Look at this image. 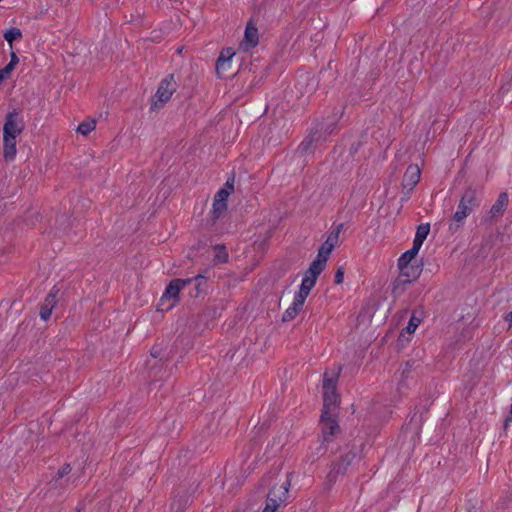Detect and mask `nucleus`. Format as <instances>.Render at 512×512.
I'll use <instances>...</instances> for the list:
<instances>
[{
	"instance_id": "nucleus-1",
	"label": "nucleus",
	"mask_w": 512,
	"mask_h": 512,
	"mask_svg": "<svg viewBox=\"0 0 512 512\" xmlns=\"http://www.w3.org/2000/svg\"><path fill=\"white\" fill-rule=\"evenodd\" d=\"M477 189L468 186L463 192L456 212L452 216V223L449 224V231L456 232L464 224V220L475 208L479 207Z\"/></svg>"
},
{
	"instance_id": "nucleus-2",
	"label": "nucleus",
	"mask_w": 512,
	"mask_h": 512,
	"mask_svg": "<svg viewBox=\"0 0 512 512\" xmlns=\"http://www.w3.org/2000/svg\"><path fill=\"white\" fill-rule=\"evenodd\" d=\"M339 372H335L329 377L328 373L323 378V410L322 412L338 413L340 396L337 393L336 385Z\"/></svg>"
},
{
	"instance_id": "nucleus-3",
	"label": "nucleus",
	"mask_w": 512,
	"mask_h": 512,
	"mask_svg": "<svg viewBox=\"0 0 512 512\" xmlns=\"http://www.w3.org/2000/svg\"><path fill=\"white\" fill-rule=\"evenodd\" d=\"M399 275L392 285V295L399 297L406 290V286L416 281L422 273L421 264L399 265Z\"/></svg>"
},
{
	"instance_id": "nucleus-4",
	"label": "nucleus",
	"mask_w": 512,
	"mask_h": 512,
	"mask_svg": "<svg viewBox=\"0 0 512 512\" xmlns=\"http://www.w3.org/2000/svg\"><path fill=\"white\" fill-rule=\"evenodd\" d=\"M193 282L192 278L187 279H173L165 289L160 303L158 306L159 310H169L173 308L179 302V293L187 285Z\"/></svg>"
},
{
	"instance_id": "nucleus-5",
	"label": "nucleus",
	"mask_w": 512,
	"mask_h": 512,
	"mask_svg": "<svg viewBox=\"0 0 512 512\" xmlns=\"http://www.w3.org/2000/svg\"><path fill=\"white\" fill-rule=\"evenodd\" d=\"M177 89V84L174 80V75L170 74L167 77H165L155 94L156 100L153 101L152 107L153 108H161L163 105L171 98L173 93Z\"/></svg>"
},
{
	"instance_id": "nucleus-6",
	"label": "nucleus",
	"mask_w": 512,
	"mask_h": 512,
	"mask_svg": "<svg viewBox=\"0 0 512 512\" xmlns=\"http://www.w3.org/2000/svg\"><path fill=\"white\" fill-rule=\"evenodd\" d=\"M337 414L338 413L322 412L320 415L321 431L324 442L332 441V437L340 432Z\"/></svg>"
},
{
	"instance_id": "nucleus-7",
	"label": "nucleus",
	"mask_w": 512,
	"mask_h": 512,
	"mask_svg": "<svg viewBox=\"0 0 512 512\" xmlns=\"http://www.w3.org/2000/svg\"><path fill=\"white\" fill-rule=\"evenodd\" d=\"M24 128L25 124L19 112L13 110L6 115L3 126V135L17 137L23 132Z\"/></svg>"
},
{
	"instance_id": "nucleus-8",
	"label": "nucleus",
	"mask_w": 512,
	"mask_h": 512,
	"mask_svg": "<svg viewBox=\"0 0 512 512\" xmlns=\"http://www.w3.org/2000/svg\"><path fill=\"white\" fill-rule=\"evenodd\" d=\"M509 204V195L506 192L499 194L496 202L492 205L486 217L483 218L484 222H494L503 216Z\"/></svg>"
},
{
	"instance_id": "nucleus-9",
	"label": "nucleus",
	"mask_w": 512,
	"mask_h": 512,
	"mask_svg": "<svg viewBox=\"0 0 512 512\" xmlns=\"http://www.w3.org/2000/svg\"><path fill=\"white\" fill-rule=\"evenodd\" d=\"M290 485L291 481L289 478H287L280 485H274L267 495V500L269 502L275 501V504H277L279 507L281 504L286 502Z\"/></svg>"
},
{
	"instance_id": "nucleus-10",
	"label": "nucleus",
	"mask_w": 512,
	"mask_h": 512,
	"mask_svg": "<svg viewBox=\"0 0 512 512\" xmlns=\"http://www.w3.org/2000/svg\"><path fill=\"white\" fill-rule=\"evenodd\" d=\"M356 457L357 454L354 451L347 452L338 462L332 464L328 477L334 479L336 476L344 474Z\"/></svg>"
},
{
	"instance_id": "nucleus-11",
	"label": "nucleus",
	"mask_w": 512,
	"mask_h": 512,
	"mask_svg": "<svg viewBox=\"0 0 512 512\" xmlns=\"http://www.w3.org/2000/svg\"><path fill=\"white\" fill-rule=\"evenodd\" d=\"M59 292L60 289L57 286H53L46 296L40 309V317L42 320L47 321L50 318L52 310L57 303V296Z\"/></svg>"
},
{
	"instance_id": "nucleus-12",
	"label": "nucleus",
	"mask_w": 512,
	"mask_h": 512,
	"mask_svg": "<svg viewBox=\"0 0 512 512\" xmlns=\"http://www.w3.org/2000/svg\"><path fill=\"white\" fill-rule=\"evenodd\" d=\"M421 172L417 165H409L403 176L402 186L403 189H407V194L413 190V188L420 181Z\"/></svg>"
},
{
	"instance_id": "nucleus-13",
	"label": "nucleus",
	"mask_w": 512,
	"mask_h": 512,
	"mask_svg": "<svg viewBox=\"0 0 512 512\" xmlns=\"http://www.w3.org/2000/svg\"><path fill=\"white\" fill-rule=\"evenodd\" d=\"M325 267L326 265H324L320 261L313 260L310 263L309 268L305 271L302 281H306L308 282L307 284L315 286L317 278L323 272Z\"/></svg>"
},
{
	"instance_id": "nucleus-14",
	"label": "nucleus",
	"mask_w": 512,
	"mask_h": 512,
	"mask_svg": "<svg viewBox=\"0 0 512 512\" xmlns=\"http://www.w3.org/2000/svg\"><path fill=\"white\" fill-rule=\"evenodd\" d=\"M235 55V51L231 47L222 49L217 62H216V74H225V65H230L232 58Z\"/></svg>"
},
{
	"instance_id": "nucleus-15",
	"label": "nucleus",
	"mask_w": 512,
	"mask_h": 512,
	"mask_svg": "<svg viewBox=\"0 0 512 512\" xmlns=\"http://www.w3.org/2000/svg\"><path fill=\"white\" fill-rule=\"evenodd\" d=\"M16 136L3 135V157L13 160L16 156Z\"/></svg>"
},
{
	"instance_id": "nucleus-16",
	"label": "nucleus",
	"mask_w": 512,
	"mask_h": 512,
	"mask_svg": "<svg viewBox=\"0 0 512 512\" xmlns=\"http://www.w3.org/2000/svg\"><path fill=\"white\" fill-rule=\"evenodd\" d=\"M244 41L247 45V48L255 47L259 42L258 29L251 23H248L246 26Z\"/></svg>"
},
{
	"instance_id": "nucleus-17",
	"label": "nucleus",
	"mask_w": 512,
	"mask_h": 512,
	"mask_svg": "<svg viewBox=\"0 0 512 512\" xmlns=\"http://www.w3.org/2000/svg\"><path fill=\"white\" fill-rule=\"evenodd\" d=\"M430 232V224L422 223L417 227L416 234L413 240V244L421 248L424 240L427 238Z\"/></svg>"
},
{
	"instance_id": "nucleus-18",
	"label": "nucleus",
	"mask_w": 512,
	"mask_h": 512,
	"mask_svg": "<svg viewBox=\"0 0 512 512\" xmlns=\"http://www.w3.org/2000/svg\"><path fill=\"white\" fill-rule=\"evenodd\" d=\"M302 308H303L302 304H299L297 301L293 300V303L291 304V306H289L286 309V311L283 313L282 321L283 322H290V321H292L300 313Z\"/></svg>"
},
{
	"instance_id": "nucleus-19",
	"label": "nucleus",
	"mask_w": 512,
	"mask_h": 512,
	"mask_svg": "<svg viewBox=\"0 0 512 512\" xmlns=\"http://www.w3.org/2000/svg\"><path fill=\"white\" fill-rule=\"evenodd\" d=\"M320 135H318V131H316L315 133L309 135L307 138H305L301 144L299 145L298 147V152L301 154V155H305L311 148L312 146V143L314 141H318L320 139Z\"/></svg>"
},
{
	"instance_id": "nucleus-20",
	"label": "nucleus",
	"mask_w": 512,
	"mask_h": 512,
	"mask_svg": "<svg viewBox=\"0 0 512 512\" xmlns=\"http://www.w3.org/2000/svg\"><path fill=\"white\" fill-rule=\"evenodd\" d=\"M419 250H420V247L413 244L411 249L407 250L400 256V258L398 259V266L412 264L411 262L416 257Z\"/></svg>"
},
{
	"instance_id": "nucleus-21",
	"label": "nucleus",
	"mask_w": 512,
	"mask_h": 512,
	"mask_svg": "<svg viewBox=\"0 0 512 512\" xmlns=\"http://www.w3.org/2000/svg\"><path fill=\"white\" fill-rule=\"evenodd\" d=\"M308 282L302 281L299 291L296 293L294 300L299 304L304 305L306 298L314 286L307 284Z\"/></svg>"
},
{
	"instance_id": "nucleus-22",
	"label": "nucleus",
	"mask_w": 512,
	"mask_h": 512,
	"mask_svg": "<svg viewBox=\"0 0 512 512\" xmlns=\"http://www.w3.org/2000/svg\"><path fill=\"white\" fill-rule=\"evenodd\" d=\"M333 247L330 246L329 244H327V242L325 241L319 248L318 250V254L316 256V258L314 259L315 261H320L321 263H323L324 265H326L327 263V260L329 258V255L331 254V252L333 251Z\"/></svg>"
},
{
	"instance_id": "nucleus-23",
	"label": "nucleus",
	"mask_w": 512,
	"mask_h": 512,
	"mask_svg": "<svg viewBox=\"0 0 512 512\" xmlns=\"http://www.w3.org/2000/svg\"><path fill=\"white\" fill-rule=\"evenodd\" d=\"M214 250H215V256L213 258V262L215 264H222V263H226L228 261V252L226 250V247L224 245H216L214 247Z\"/></svg>"
},
{
	"instance_id": "nucleus-24",
	"label": "nucleus",
	"mask_w": 512,
	"mask_h": 512,
	"mask_svg": "<svg viewBox=\"0 0 512 512\" xmlns=\"http://www.w3.org/2000/svg\"><path fill=\"white\" fill-rule=\"evenodd\" d=\"M227 207V202H216V200L213 201L212 221L214 223L223 215V213L227 210Z\"/></svg>"
},
{
	"instance_id": "nucleus-25",
	"label": "nucleus",
	"mask_w": 512,
	"mask_h": 512,
	"mask_svg": "<svg viewBox=\"0 0 512 512\" xmlns=\"http://www.w3.org/2000/svg\"><path fill=\"white\" fill-rule=\"evenodd\" d=\"M343 226H344L343 223L338 224L336 226V228L329 233V235L326 239L327 244H329L333 248H335V246L338 244L339 234H340L341 230L343 229Z\"/></svg>"
},
{
	"instance_id": "nucleus-26",
	"label": "nucleus",
	"mask_w": 512,
	"mask_h": 512,
	"mask_svg": "<svg viewBox=\"0 0 512 512\" xmlns=\"http://www.w3.org/2000/svg\"><path fill=\"white\" fill-rule=\"evenodd\" d=\"M4 39L9 42L10 46L12 47V42L16 39H21L22 38V32L19 28L17 27H12L10 29H8L5 33H4Z\"/></svg>"
},
{
	"instance_id": "nucleus-27",
	"label": "nucleus",
	"mask_w": 512,
	"mask_h": 512,
	"mask_svg": "<svg viewBox=\"0 0 512 512\" xmlns=\"http://www.w3.org/2000/svg\"><path fill=\"white\" fill-rule=\"evenodd\" d=\"M96 127V121L94 119L87 120L79 124L77 131L82 135L86 136Z\"/></svg>"
},
{
	"instance_id": "nucleus-28",
	"label": "nucleus",
	"mask_w": 512,
	"mask_h": 512,
	"mask_svg": "<svg viewBox=\"0 0 512 512\" xmlns=\"http://www.w3.org/2000/svg\"><path fill=\"white\" fill-rule=\"evenodd\" d=\"M230 191H228L227 188H221L214 196V200H216V202H219V201H224V202H227V199L230 195Z\"/></svg>"
},
{
	"instance_id": "nucleus-29",
	"label": "nucleus",
	"mask_w": 512,
	"mask_h": 512,
	"mask_svg": "<svg viewBox=\"0 0 512 512\" xmlns=\"http://www.w3.org/2000/svg\"><path fill=\"white\" fill-rule=\"evenodd\" d=\"M421 320L419 318H417L414 314H412L410 320H409V323L406 327V330L409 332V333H412L416 330V328L419 326Z\"/></svg>"
},
{
	"instance_id": "nucleus-30",
	"label": "nucleus",
	"mask_w": 512,
	"mask_h": 512,
	"mask_svg": "<svg viewBox=\"0 0 512 512\" xmlns=\"http://www.w3.org/2000/svg\"><path fill=\"white\" fill-rule=\"evenodd\" d=\"M344 268L341 266L339 268H337L336 272H335V276H334V283L336 285H339L343 282V279H344Z\"/></svg>"
},
{
	"instance_id": "nucleus-31",
	"label": "nucleus",
	"mask_w": 512,
	"mask_h": 512,
	"mask_svg": "<svg viewBox=\"0 0 512 512\" xmlns=\"http://www.w3.org/2000/svg\"><path fill=\"white\" fill-rule=\"evenodd\" d=\"M71 472V466L70 464H64L61 466L57 472V479H60L66 475H68Z\"/></svg>"
},
{
	"instance_id": "nucleus-32",
	"label": "nucleus",
	"mask_w": 512,
	"mask_h": 512,
	"mask_svg": "<svg viewBox=\"0 0 512 512\" xmlns=\"http://www.w3.org/2000/svg\"><path fill=\"white\" fill-rule=\"evenodd\" d=\"M14 69L11 68V66H8L6 65L4 68L0 69V83L9 78L10 76V73L13 71Z\"/></svg>"
},
{
	"instance_id": "nucleus-33",
	"label": "nucleus",
	"mask_w": 512,
	"mask_h": 512,
	"mask_svg": "<svg viewBox=\"0 0 512 512\" xmlns=\"http://www.w3.org/2000/svg\"><path fill=\"white\" fill-rule=\"evenodd\" d=\"M496 241L501 245H509L511 243V238L510 236L505 237L503 233L498 232L496 235Z\"/></svg>"
},
{
	"instance_id": "nucleus-34",
	"label": "nucleus",
	"mask_w": 512,
	"mask_h": 512,
	"mask_svg": "<svg viewBox=\"0 0 512 512\" xmlns=\"http://www.w3.org/2000/svg\"><path fill=\"white\" fill-rule=\"evenodd\" d=\"M225 74H217L220 78H229L230 76L234 75V70L232 68V65H225Z\"/></svg>"
},
{
	"instance_id": "nucleus-35",
	"label": "nucleus",
	"mask_w": 512,
	"mask_h": 512,
	"mask_svg": "<svg viewBox=\"0 0 512 512\" xmlns=\"http://www.w3.org/2000/svg\"><path fill=\"white\" fill-rule=\"evenodd\" d=\"M234 181H235V175L232 174L226 181L223 188H227L230 193L234 191Z\"/></svg>"
},
{
	"instance_id": "nucleus-36",
	"label": "nucleus",
	"mask_w": 512,
	"mask_h": 512,
	"mask_svg": "<svg viewBox=\"0 0 512 512\" xmlns=\"http://www.w3.org/2000/svg\"><path fill=\"white\" fill-rule=\"evenodd\" d=\"M277 508L278 506L277 504H275V501L269 502L268 500H266V506L262 512H275Z\"/></svg>"
},
{
	"instance_id": "nucleus-37",
	"label": "nucleus",
	"mask_w": 512,
	"mask_h": 512,
	"mask_svg": "<svg viewBox=\"0 0 512 512\" xmlns=\"http://www.w3.org/2000/svg\"><path fill=\"white\" fill-rule=\"evenodd\" d=\"M19 62V58L18 56L16 55L15 52H11L10 54V61L9 63L7 64L8 66H11V68H15V66L18 64Z\"/></svg>"
},
{
	"instance_id": "nucleus-38",
	"label": "nucleus",
	"mask_w": 512,
	"mask_h": 512,
	"mask_svg": "<svg viewBox=\"0 0 512 512\" xmlns=\"http://www.w3.org/2000/svg\"><path fill=\"white\" fill-rule=\"evenodd\" d=\"M197 282L196 289L197 291H200V287H202V283L205 282V277L202 275H197L195 278H192Z\"/></svg>"
},
{
	"instance_id": "nucleus-39",
	"label": "nucleus",
	"mask_w": 512,
	"mask_h": 512,
	"mask_svg": "<svg viewBox=\"0 0 512 512\" xmlns=\"http://www.w3.org/2000/svg\"><path fill=\"white\" fill-rule=\"evenodd\" d=\"M412 369V365L409 362L405 363V367L402 370V376L407 377L408 373H410Z\"/></svg>"
},
{
	"instance_id": "nucleus-40",
	"label": "nucleus",
	"mask_w": 512,
	"mask_h": 512,
	"mask_svg": "<svg viewBox=\"0 0 512 512\" xmlns=\"http://www.w3.org/2000/svg\"><path fill=\"white\" fill-rule=\"evenodd\" d=\"M511 421H512V403H511V406H510L509 414L506 417L505 422H504L505 426H507L508 423L511 422Z\"/></svg>"
},
{
	"instance_id": "nucleus-41",
	"label": "nucleus",
	"mask_w": 512,
	"mask_h": 512,
	"mask_svg": "<svg viewBox=\"0 0 512 512\" xmlns=\"http://www.w3.org/2000/svg\"><path fill=\"white\" fill-rule=\"evenodd\" d=\"M151 355L154 357V358H158L159 355H160V351L158 349H156L155 347L152 348L151 350Z\"/></svg>"
},
{
	"instance_id": "nucleus-42",
	"label": "nucleus",
	"mask_w": 512,
	"mask_h": 512,
	"mask_svg": "<svg viewBox=\"0 0 512 512\" xmlns=\"http://www.w3.org/2000/svg\"><path fill=\"white\" fill-rule=\"evenodd\" d=\"M505 320H506V321H508V322H510V323L512 322V311H511V312H509V313L506 315Z\"/></svg>"
},
{
	"instance_id": "nucleus-43",
	"label": "nucleus",
	"mask_w": 512,
	"mask_h": 512,
	"mask_svg": "<svg viewBox=\"0 0 512 512\" xmlns=\"http://www.w3.org/2000/svg\"><path fill=\"white\" fill-rule=\"evenodd\" d=\"M182 50H183V47L179 48V49L177 50V53H179V54H180V53L182 52Z\"/></svg>"
}]
</instances>
